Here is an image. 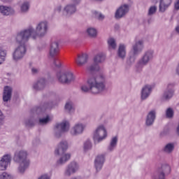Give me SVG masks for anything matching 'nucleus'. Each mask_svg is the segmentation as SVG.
I'll return each mask as SVG.
<instances>
[{
  "label": "nucleus",
  "instance_id": "nucleus-36",
  "mask_svg": "<svg viewBox=\"0 0 179 179\" xmlns=\"http://www.w3.org/2000/svg\"><path fill=\"white\" fill-rule=\"evenodd\" d=\"M52 118L50 116H47L45 118H41L39 120V124L40 125H45L46 124H48L50 121H51Z\"/></svg>",
  "mask_w": 179,
  "mask_h": 179
},
{
  "label": "nucleus",
  "instance_id": "nucleus-44",
  "mask_svg": "<svg viewBox=\"0 0 179 179\" xmlns=\"http://www.w3.org/2000/svg\"><path fill=\"white\" fill-rule=\"evenodd\" d=\"M154 179H164V173H161L160 174L156 176Z\"/></svg>",
  "mask_w": 179,
  "mask_h": 179
},
{
  "label": "nucleus",
  "instance_id": "nucleus-38",
  "mask_svg": "<svg viewBox=\"0 0 179 179\" xmlns=\"http://www.w3.org/2000/svg\"><path fill=\"white\" fill-rule=\"evenodd\" d=\"M157 10V7H156V6H152L150 7L148 10V16H152V15H155Z\"/></svg>",
  "mask_w": 179,
  "mask_h": 179
},
{
  "label": "nucleus",
  "instance_id": "nucleus-12",
  "mask_svg": "<svg viewBox=\"0 0 179 179\" xmlns=\"http://www.w3.org/2000/svg\"><path fill=\"white\" fill-rule=\"evenodd\" d=\"M58 54H59V43L57 40H52L49 49V55L54 58L58 57Z\"/></svg>",
  "mask_w": 179,
  "mask_h": 179
},
{
  "label": "nucleus",
  "instance_id": "nucleus-6",
  "mask_svg": "<svg viewBox=\"0 0 179 179\" xmlns=\"http://www.w3.org/2000/svg\"><path fill=\"white\" fill-rule=\"evenodd\" d=\"M107 138V130L104 125L101 124L96 127L93 134V140L95 143L102 142Z\"/></svg>",
  "mask_w": 179,
  "mask_h": 179
},
{
  "label": "nucleus",
  "instance_id": "nucleus-11",
  "mask_svg": "<svg viewBox=\"0 0 179 179\" xmlns=\"http://www.w3.org/2000/svg\"><path fill=\"white\" fill-rule=\"evenodd\" d=\"M85 129H86V124L78 122L71 129L70 134L72 136H78V135H82Z\"/></svg>",
  "mask_w": 179,
  "mask_h": 179
},
{
  "label": "nucleus",
  "instance_id": "nucleus-40",
  "mask_svg": "<svg viewBox=\"0 0 179 179\" xmlns=\"http://www.w3.org/2000/svg\"><path fill=\"white\" fill-rule=\"evenodd\" d=\"M166 114L167 118H171L174 115V111H173L171 108H169L166 110Z\"/></svg>",
  "mask_w": 179,
  "mask_h": 179
},
{
  "label": "nucleus",
  "instance_id": "nucleus-8",
  "mask_svg": "<svg viewBox=\"0 0 179 179\" xmlns=\"http://www.w3.org/2000/svg\"><path fill=\"white\" fill-rule=\"evenodd\" d=\"M153 59V50L147 51L140 60L137 62L136 68L138 71H141L143 66H146Z\"/></svg>",
  "mask_w": 179,
  "mask_h": 179
},
{
  "label": "nucleus",
  "instance_id": "nucleus-10",
  "mask_svg": "<svg viewBox=\"0 0 179 179\" xmlns=\"http://www.w3.org/2000/svg\"><path fill=\"white\" fill-rule=\"evenodd\" d=\"M69 122L63 121L61 123H57L54 127V134L55 138H61L64 132H68L69 131Z\"/></svg>",
  "mask_w": 179,
  "mask_h": 179
},
{
  "label": "nucleus",
  "instance_id": "nucleus-34",
  "mask_svg": "<svg viewBox=\"0 0 179 179\" xmlns=\"http://www.w3.org/2000/svg\"><path fill=\"white\" fill-rule=\"evenodd\" d=\"M87 33L90 37H96V36H97V30L94 28H88L87 29Z\"/></svg>",
  "mask_w": 179,
  "mask_h": 179
},
{
  "label": "nucleus",
  "instance_id": "nucleus-28",
  "mask_svg": "<svg viewBox=\"0 0 179 179\" xmlns=\"http://www.w3.org/2000/svg\"><path fill=\"white\" fill-rule=\"evenodd\" d=\"M20 12H22V13H26V12H29V10L30 9V2L24 1L20 4Z\"/></svg>",
  "mask_w": 179,
  "mask_h": 179
},
{
  "label": "nucleus",
  "instance_id": "nucleus-9",
  "mask_svg": "<svg viewBox=\"0 0 179 179\" xmlns=\"http://www.w3.org/2000/svg\"><path fill=\"white\" fill-rule=\"evenodd\" d=\"M104 61H106V55L104 53L99 52L96 54L94 57V64L90 66L87 70L90 71V72H98V71H100L99 64H101V62H104Z\"/></svg>",
  "mask_w": 179,
  "mask_h": 179
},
{
  "label": "nucleus",
  "instance_id": "nucleus-37",
  "mask_svg": "<svg viewBox=\"0 0 179 179\" xmlns=\"http://www.w3.org/2000/svg\"><path fill=\"white\" fill-rule=\"evenodd\" d=\"M84 152H87V150H90L92 149V142L90 141H87L84 143Z\"/></svg>",
  "mask_w": 179,
  "mask_h": 179
},
{
  "label": "nucleus",
  "instance_id": "nucleus-49",
  "mask_svg": "<svg viewBox=\"0 0 179 179\" xmlns=\"http://www.w3.org/2000/svg\"><path fill=\"white\" fill-rule=\"evenodd\" d=\"M55 10L57 12H61V6H58Z\"/></svg>",
  "mask_w": 179,
  "mask_h": 179
},
{
  "label": "nucleus",
  "instance_id": "nucleus-48",
  "mask_svg": "<svg viewBox=\"0 0 179 179\" xmlns=\"http://www.w3.org/2000/svg\"><path fill=\"white\" fill-rule=\"evenodd\" d=\"M31 72H32V73L36 74L38 72V69L32 68Z\"/></svg>",
  "mask_w": 179,
  "mask_h": 179
},
{
  "label": "nucleus",
  "instance_id": "nucleus-24",
  "mask_svg": "<svg viewBox=\"0 0 179 179\" xmlns=\"http://www.w3.org/2000/svg\"><path fill=\"white\" fill-rule=\"evenodd\" d=\"M155 120H156V111L151 110L147 115L145 124L148 127L152 125L155 122Z\"/></svg>",
  "mask_w": 179,
  "mask_h": 179
},
{
  "label": "nucleus",
  "instance_id": "nucleus-3",
  "mask_svg": "<svg viewBox=\"0 0 179 179\" xmlns=\"http://www.w3.org/2000/svg\"><path fill=\"white\" fill-rule=\"evenodd\" d=\"M68 150V142L66 141H62L57 145L55 150V155L61 156L59 159L57 160V164H64L69 159H71V154L65 153Z\"/></svg>",
  "mask_w": 179,
  "mask_h": 179
},
{
  "label": "nucleus",
  "instance_id": "nucleus-21",
  "mask_svg": "<svg viewBox=\"0 0 179 179\" xmlns=\"http://www.w3.org/2000/svg\"><path fill=\"white\" fill-rule=\"evenodd\" d=\"M103 164H104V155H98L94 161V166L96 171H99V170H101Z\"/></svg>",
  "mask_w": 179,
  "mask_h": 179
},
{
  "label": "nucleus",
  "instance_id": "nucleus-46",
  "mask_svg": "<svg viewBox=\"0 0 179 179\" xmlns=\"http://www.w3.org/2000/svg\"><path fill=\"white\" fill-rule=\"evenodd\" d=\"M175 9H176V10H178L179 9V0H176V2L175 3Z\"/></svg>",
  "mask_w": 179,
  "mask_h": 179
},
{
  "label": "nucleus",
  "instance_id": "nucleus-13",
  "mask_svg": "<svg viewBox=\"0 0 179 179\" xmlns=\"http://www.w3.org/2000/svg\"><path fill=\"white\" fill-rule=\"evenodd\" d=\"M12 162V155L10 154L4 155L0 159V170L3 171L8 169V166Z\"/></svg>",
  "mask_w": 179,
  "mask_h": 179
},
{
  "label": "nucleus",
  "instance_id": "nucleus-1",
  "mask_svg": "<svg viewBox=\"0 0 179 179\" xmlns=\"http://www.w3.org/2000/svg\"><path fill=\"white\" fill-rule=\"evenodd\" d=\"M47 31H48V23L47 21H42L37 24L36 30L29 27L28 29L19 32L17 34V40L24 43L29 41L30 37L34 39L37 38V37H43L47 34Z\"/></svg>",
  "mask_w": 179,
  "mask_h": 179
},
{
  "label": "nucleus",
  "instance_id": "nucleus-52",
  "mask_svg": "<svg viewBox=\"0 0 179 179\" xmlns=\"http://www.w3.org/2000/svg\"><path fill=\"white\" fill-rule=\"evenodd\" d=\"M165 134L164 133H161V135L163 136V135H164Z\"/></svg>",
  "mask_w": 179,
  "mask_h": 179
},
{
  "label": "nucleus",
  "instance_id": "nucleus-32",
  "mask_svg": "<svg viewBox=\"0 0 179 179\" xmlns=\"http://www.w3.org/2000/svg\"><path fill=\"white\" fill-rule=\"evenodd\" d=\"M108 44L110 50H115L117 47V43H115V40L113 38H110L108 40Z\"/></svg>",
  "mask_w": 179,
  "mask_h": 179
},
{
  "label": "nucleus",
  "instance_id": "nucleus-16",
  "mask_svg": "<svg viewBox=\"0 0 179 179\" xmlns=\"http://www.w3.org/2000/svg\"><path fill=\"white\" fill-rule=\"evenodd\" d=\"M159 1V12H165L166 9L171 5L173 0H152V3H157Z\"/></svg>",
  "mask_w": 179,
  "mask_h": 179
},
{
  "label": "nucleus",
  "instance_id": "nucleus-41",
  "mask_svg": "<svg viewBox=\"0 0 179 179\" xmlns=\"http://www.w3.org/2000/svg\"><path fill=\"white\" fill-rule=\"evenodd\" d=\"M162 169L165 173V174H170V171H171V168L169 165H164Z\"/></svg>",
  "mask_w": 179,
  "mask_h": 179
},
{
  "label": "nucleus",
  "instance_id": "nucleus-18",
  "mask_svg": "<svg viewBox=\"0 0 179 179\" xmlns=\"http://www.w3.org/2000/svg\"><path fill=\"white\" fill-rule=\"evenodd\" d=\"M79 169V166L76 162H71L69 166H67L66 171H65V176H71V174H75V172Z\"/></svg>",
  "mask_w": 179,
  "mask_h": 179
},
{
  "label": "nucleus",
  "instance_id": "nucleus-30",
  "mask_svg": "<svg viewBox=\"0 0 179 179\" xmlns=\"http://www.w3.org/2000/svg\"><path fill=\"white\" fill-rule=\"evenodd\" d=\"M65 110L70 113V114L75 112V106H73L72 101H68L66 103Z\"/></svg>",
  "mask_w": 179,
  "mask_h": 179
},
{
  "label": "nucleus",
  "instance_id": "nucleus-26",
  "mask_svg": "<svg viewBox=\"0 0 179 179\" xmlns=\"http://www.w3.org/2000/svg\"><path fill=\"white\" fill-rule=\"evenodd\" d=\"M47 81L44 78H41L34 85V89L35 90H41V89H44Z\"/></svg>",
  "mask_w": 179,
  "mask_h": 179
},
{
  "label": "nucleus",
  "instance_id": "nucleus-42",
  "mask_svg": "<svg viewBox=\"0 0 179 179\" xmlns=\"http://www.w3.org/2000/svg\"><path fill=\"white\" fill-rule=\"evenodd\" d=\"M94 15H95V17H97L99 20H103V19H104L103 14L98 13L97 11H94Z\"/></svg>",
  "mask_w": 179,
  "mask_h": 179
},
{
  "label": "nucleus",
  "instance_id": "nucleus-33",
  "mask_svg": "<svg viewBox=\"0 0 179 179\" xmlns=\"http://www.w3.org/2000/svg\"><path fill=\"white\" fill-rule=\"evenodd\" d=\"M53 65L56 68H61V66L62 65V62L61 61V59H59V57H58L57 56L54 57Z\"/></svg>",
  "mask_w": 179,
  "mask_h": 179
},
{
  "label": "nucleus",
  "instance_id": "nucleus-35",
  "mask_svg": "<svg viewBox=\"0 0 179 179\" xmlns=\"http://www.w3.org/2000/svg\"><path fill=\"white\" fill-rule=\"evenodd\" d=\"M174 149V145L173 143H169L167 144L164 150L166 152V153H171Z\"/></svg>",
  "mask_w": 179,
  "mask_h": 179
},
{
  "label": "nucleus",
  "instance_id": "nucleus-50",
  "mask_svg": "<svg viewBox=\"0 0 179 179\" xmlns=\"http://www.w3.org/2000/svg\"><path fill=\"white\" fill-rule=\"evenodd\" d=\"M176 31H177V33H179V25L176 27Z\"/></svg>",
  "mask_w": 179,
  "mask_h": 179
},
{
  "label": "nucleus",
  "instance_id": "nucleus-29",
  "mask_svg": "<svg viewBox=\"0 0 179 179\" xmlns=\"http://www.w3.org/2000/svg\"><path fill=\"white\" fill-rule=\"evenodd\" d=\"M117 142H118V138L117 136L112 138L108 148V150H109V152H113V150L115 149V146H117Z\"/></svg>",
  "mask_w": 179,
  "mask_h": 179
},
{
  "label": "nucleus",
  "instance_id": "nucleus-19",
  "mask_svg": "<svg viewBox=\"0 0 179 179\" xmlns=\"http://www.w3.org/2000/svg\"><path fill=\"white\" fill-rule=\"evenodd\" d=\"M0 13L3 16H10L15 15V9L8 6H0Z\"/></svg>",
  "mask_w": 179,
  "mask_h": 179
},
{
  "label": "nucleus",
  "instance_id": "nucleus-20",
  "mask_svg": "<svg viewBox=\"0 0 179 179\" xmlns=\"http://www.w3.org/2000/svg\"><path fill=\"white\" fill-rule=\"evenodd\" d=\"M72 2L74 3V5L69 4L64 8V12L67 15H72L76 12V5L80 2V0H72Z\"/></svg>",
  "mask_w": 179,
  "mask_h": 179
},
{
  "label": "nucleus",
  "instance_id": "nucleus-14",
  "mask_svg": "<svg viewBox=\"0 0 179 179\" xmlns=\"http://www.w3.org/2000/svg\"><path fill=\"white\" fill-rule=\"evenodd\" d=\"M143 50V41H138L133 45V57H130V59L132 60V62H135V55H138L140 52H142Z\"/></svg>",
  "mask_w": 179,
  "mask_h": 179
},
{
  "label": "nucleus",
  "instance_id": "nucleus-2",
  "mask_svg": "<svg viewBox=\"0 0 179 179\" xmlns=\"http://www.w3.org/2000/svg\"><path fill=\"white\" fill-rule=\"evenodd\" d=\"M106 76L103 74H99L95 76H92L87 80V85H82L81 90L85 93L90 92L92 94H99L101 92L106 90Z\"/></svg>",
  "mask_w": 179,
  "mask_h": 179
},
{
  "label": "nucleus",
  "instance_id": "nucleus-15",
  "mask_svg": "<svg viewBox=\"0 0 179 179\" xmlns=\"http://www.w3.org/2000/svg\"><path fill=\"white\" fill-rule=\"evenodd\" d=\"M129 11V6L124 4L121 6L115 13L116 19H121L123 16H125V14L128 13Z\"/></svg>",
  "mask_w": 179,
  "mask_h": 179
},
{
  "label": "nucleus",
  "instance_id": "nucleus-27",
  "mask_svg": "<svg viewBox=\"0 0 179 179\" xmlns=\"http://www.w3.org/2000/svg\"><path fill=\"white\" fill-rule=\"evenodd\" d=\"M117 55L120 58H125L127 55V46L124 44H120L117 50Z\"/></svg>",
  "mask_w": 179,
  "mask_h": 179
},
{
  "label": "nucleus",
  "instance_id": "nucleus-22",
  "mask_svg": "<svg viewBox=\"0 0 179 179\" xmlns=\"http://www.w3.org/2000/svg\"><path fill=\"white\" fill-rule=\"evenodd\" d=\"M152 93V85H145L143 87L141 91V99L142 100H146Z\"/></svg>",
  "mask_w": 179,
  "mask_h": 179
},
{
  "label": "nucleus",
  "instance_id": "nucleus-5",
  "mask_svg": "<svg viewBox=\"0 0 179 179\" xmlns=\"http://www.w3.org/2000/svg\"><path fill=\"white\" fill-rule=\"evenodd\" d=\"M16 41L20 44V45L14 50L13 52V61H19L24 57L26 54V43L27 41L23 42L17 40V36H16Z\"/></svg>",
  "mask_w": 179,
  "mask_h": 179
},
{
  "label": "nucleus",
  "instance_id": "nucleus-23",
  "mask_svg": "<svg viewBox=\"0 0 179 179\" xmlns=\"http://www.w3.org/2000/svg\"><path fill=\"white\" fill-rule=\"evenodd\" d=\"M12 97V87L9 86L4 87L3 94V101H9Z\"/></svg>",
  "mask_w": 179,
  "mask_h": 179
},
{
  "label": "nucleus",
  "instance_id": "nucleus-39",
  "mask_svg": "<svg viewBox=\"0 0 179 179\" xmlns=\"http://www.w3.org/2000/svg\"><path fill=\"white\" fill-rule=\"evenodd\" d=\"M0 179H13L12 176L6 172L0 174Z\"/></svg>",
  "mask_w": 179,
  "mask_h": 179
},
{
  "label": "nucleus",
  "instance_id": "nucleus-51",
  "mask_svg": "<svg viewBox=\"0 0 179 179\" xmlns=\"http://www.w3.org/2000/svg\"><path fill=\"white\" fill-rule=\"evenodd\" d=\"M40 110H41V108H38L37 110H36V111H40Z\"/></svg>",
  "mask_w": 179,
  "mask_h": 179
},
{
  "label": "nucleus",
  "instance_id": "nucleus-31",
  "mask_svg": "<svg viewBox=\"0 0 179 179\" xmlns=\"http://www.w3.org/2000/svg\"><path fill=\"white\" fill-rule=\"evenodd\" d=\"M6 59V50L0 48V65H2Z\"/></svg>",
  "mask_w": 179,
  "mask_h": 179
},
{
  "label": "nucleus",
  "instance_id": "nucleus-43",
  "mask_svg": "<svg viewBox=\"0 0 179 179\" xmlns=\"http://www.w3.org/2000/svg\"><path fill=\"white\" fill-rule=\"evenodd\" d=\"M3 120H5V116H3V113L0 110V125L3 124Z\"/></svg>",
  "mask_w": 179,
  "mask_h": 179
},
{
  "label": "nucleus",
  "instance_id": "nucleus-45",
  "mask_svg": "<svg viewBox=\"0 0 179 179\" xmlns=\"http://www.w3.org/2000/svg\"><path fill=\"white\" fill-rule=\"evenodd\" d=\"M38 179H50V176H48L47 174H45L42 175L40 178H38Z\"/></svg>",
  "mask_w": 179,
  "mask_h": 179
},
{
  "label": "nucleus",
  "instance_id": "nucleus-25",
  "mask_svg": "<svg viewBox=\"0 0 179 179\" xmlns=\"http://www.w3.org/2000/svg\"><path fill=\"white\" fill-rule=\"evenodd\" d=\"M87 59H89V56L86 53H83L78 56L76 62L78 65H83L87 62Z\"/></svg>",
  "mask_w": 179,
  "mask_h": 179
},
{
  "label": "nucleus",
  "instance_id": "nucleus-17",
  "mask_svg": "<svg viewBox=\"0 0 179 179\" xmlns=\"http://www.w3.org/2000/svg\"><path fill=\"white\" fill-rule=\"evenodd\" d=\"M173 94H174V83H169L164 92L163 98L169 100L173 97Z\"/></svg>",
  "mask_w": 179,
  "mask_h": 179
},
{
  "label": "nucleus",
  "instance_id": "nucleus-47",
  "mask_svg": "<svg viewBox=\"0 0 179 179\" xmlns=\"http://www.w3.org/2000/svg\"><path fill=\"white\" fill-rule=\"evenodd\" d=\"M26 125H27V127H33L34 124L33 122H31V120H29L28 122H26Z\"/></svg>",
  "mask_w": 179,
  "mask_h": 179
},
{
  "label": "nucleus",
  "instance_id": "nucleus-4",
  "mask_svg": "<svg viewBox=\"0 0 179 179\" xmlns=\"http://www.w3.org/2000/svg\"><path fill=\"white\" fill-rule=\"evenodd\" d=\"M14 161L20 164V173L25 171L30 164V161L27 159V152L25 150L16 151L14 155Z\"/></svg>",
  "mask_w": 179,
  "mask_h": 179
},
{
  "label": "nucleus",
  "instance_id": "nucleus-7",
  "mask_svg": "<svg viewBox=\"0 0 179 179\" xmlns=\"http://www.w3.org/2000/svg\"><path fill=\"white\" fill-rule=\"evenodd\" d=\"M57 78L60 83L69 84L75 80V75L69 70L57 73Z\"/></svg>",
  "mask_w": 179,
  "mask_h": 179
}]
</instances>
